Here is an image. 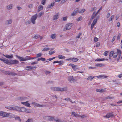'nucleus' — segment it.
<instances>
[{"mask_svg":"<svg viewBox=\"0 0 122 122\" xmlns=\"http://www.w3.org/2000/svg\"><path fill=\"white\" fill-rule=\"evenodd\" d=\"M117 52H114L113 56L114 58H116L117 57L116 59L117 61H118L119 60L121 54V52L120 50L118 49L117 50Z\"/></svg>","mask_w":122,"mask_h":122,"instance_id":"nucleus-1","label":"nucleus"},{"mask_svg":"<svg viewBox=\"0 0 122 122\" xmlns=\"http://www.w3.org/2000/svg\"><path fill=\"white\" fill-rule=\"evenodd\" d=\"M51 89L52 90L54 91L61 92L65 91H66L67 90V88L66 87L60 88L59 87H52L51 88Z\"/></svg>","mask_w":122,"mask_h":122,"instance_id":"nucleus-2","label":"nucleus"},{"mask_svg":"<svg viewBox=\"0 0 122 122\" xmlns=\"http://www.w3.org/2000/svg\"><path fill=\"white\" fill-rule=\"evenodd\" d=\"M73 25L72 23H68L66 24L65 25V27L63 29L64 31L66 30H67L70 29L71 27Z\"/></svg>","mask_w":122,"mask_h":122,"instance_id":"nucleus-3","label":"nucleus"},{"mask_svg":"<svg viewBox=\"0 0 122 122\" xmlns=\"http://www.w3.org/2000/svg\"><path fill=\"white\" fill-rule=\"evenodd\" d=\"M46 118L47 120L49 121H55L56 122H59L60 120L59 119H54V117L50 116H46Z\"/></svg>","mask_w":122,"mask_h":122,"instance_id":"nucleus-4","label":"nucleus"},{"mask_svg":"<svg viewBox=\"0 0 122 122\" xmlns=\"http://www.w3.org/2000/svg\"><path fill=\"white\" fill-rule=\"evenodd\" d=\"M3 72L4 74H5L7 75H11L12 76H15L17 75L16 73L11 72H9L4 71H3Z\"/></svg>","mask_w":122,"mask_h":122,"instance_id":"nucleus-5","label":"nucleus"},{"mask_svg":"<svg viewBox=\"0 0 122 122\" xmlns=\"http://www.w3.org/2000/svg\"><path fill=\"white\" fill-rule=\"evenodd\" d=\"M68 66H71L72 68L74 71H76L77 69H79V68L77 65H75L74 64H70Z\"/></svg>","mask_w":122,"mask_h":122,"instance_id":"nucleus-6","label":"nucleus"},{"mask_svg":"<svg viewBox=\"0 0 122 122\" xmlns=\"http://www.w3.org/2000/svg\"><path fill=\"white\" fill-rule=\"evenodd\" d=\"M5 108L10 110H16L18 108V107L15 106H12V107H5Z\"/></svg>","mask_w":122,"mask_h":122,"instance_id":"nucleus-7","label":"nucleus"},{"mask_svg":"<svg viewBox=\"0 0 122 122\" xmlns=\"http://www.w3.org/2000/svg\"><path fill=\"white\" fill-rule=\"evenodd\" d=\"M37 17V14L33 16L31 19V20L32 23L33 24H35V20L36 19Z\"/></svg>","mask_w":122,"mask_h":122,"instance_id":"nucleus-8","label":"nucleus"},{"mask_svg":"<svg viewBox=\"0 0 122 122\" xmlns=\"http://www.w3.org/2000/svg\"><path fill=\"white\" fill-rule=\"evenodd\" d=\"M99 17L96 18L94 19L93 20V23L91 24V29L92 30L94 28V26L97 22V21L98 20Z\"/></svg>","mask_w":122,"mask_h":122,"instance_id":"nucleus-9","label":"nucleus"},{"mask_svg":"<svg viewBox=\"0 0 122 122\" xmlns=\"http://www.w3.org/2000/svg\"><path fill=\"white\" fill-rule=\"evenodd\" d=\"M9 114L2 111L0 112V116H2L3 117H7L9 116Z\"/></svg>","mask_w":122,"mask_h":122,"instance_id":"nucleus-10","label":"nucleus"},{"mask_svg":"<svg viewBox=\"0 0 122 122\" xmlns=\"http://www.w3.org/2000/svg\"><path fill=\"white\" fill-rule=\"evenodd\" d=\"M114 116V115L112 113H110L107 114L105 116H104V118H109L110 117H112Z\"/></svg>","mask_w":122,"mask_h":122,"instance_id":"nucleus-11","label":"nucleus"},{"mask_svg":"<svg viewBox=\"0 0 122 122\" xmlns=\"http://www.w3.org/2000/svg\"><path fill=\"white\" fill-rule=\"evenodd\" d=\"M19 62L16 60H10V65L18 64Z\"/></svg>","mask_w":122,"mask_h":122,"instance_id":"nucleus-12","label":"nucleus"},{"mask_svg":"<svg viewBox=\"0 0 122 122\" xmlns=\"http://www.w3.org/2000/svg\"><path fill=\"white\" fill-rule=\"evenodd\" d=\"M16 56L19 59L20 61H24L27 60L28 59H27V56L25 57L24 58H23L22 57L18 56L17 55H16Z\"/></svg>","mask_w":122,"mask_h":122,"instance_id":"nucleus-13","label":"nucleus"},{"mask_svg":"<svg viewBox=\"0 0 122 122\" xmlns=\"http://www.w3.org/2000/svg\"><path fill=\"white\" fill-rule=\"evenodd\" d=\"M18 108L16 110H18L19 111L22 112H25L26 111V108L23 107H18Z\"/></svg>","mask_w":122,"mask_h":122,"instance_id":"nucleus-14","label":"nucleus"},{"mask_svg":"<svg viewBox=\"0 0 122 122\" xmlns=\"http://www.w3.org/2000/svg\"><path fill=\"white\" fill-rule=\"evenodd\" d=\"M28 102L27 101L25 102H21V103L24 105L26 106L27 107H30V104L28 103Z\"/></svg>","mask_w":122,"mask_h":122,"instance_id":"nucleus-15","label":"nucleus"},{"mask_svg":"<svg viewBox=\"0 0 122 122\" xmlns=\"http://www.w3.org/2000/svg\"><path fill=\"white\" fill-rule=\"evenodd\" d=\"M55 63H59V64L60 65H63L64 62L62 61H56L53 62V64Z\"/></svg>","mask_w":122,"mask_h":122,"instance_id":"nucleus-16","label":"nucleus"},{"mask_svg":"<svg viewBox=\"0 0 122 122\" xmlns=\"http://www.w3.org/2000/svg\"><path fill=\"white\" fill-rule=\"evenodd\" d=\"M78 60V59L75 58H70L66 60L67 61L71 60V61L74 62H76Z\"/></svg>","mask_w":122,"mask_h":122,"instance_id":"nucleus-17","label":"nucleus"},{"mask_svg":"<svg viewBox=\"0 0 122 122\" xmlns=\"http://www.w3.org/2000/svg\"><path fill=\"white\" fill-rule=\"evenodd\" d=\"M108 76H105L104 75H101L99 76H97V78H104L107 77Z\"/></svg>","mask_w":122,"mask_h":122,"instance_id":"nucleus-18","label":"nucleus"},{"mask_svg":"<svg viewBox=\"0 0 122 122\" xmlns=\"http://www.w3.org/2000/svg\"><path fill=\"white\" fill-rule=\"evenodd\" d=\"M3 61L7 64L10 65V60H9L6 59H4Z\"/></svg>","mask_w":122,"mask_h":122,"instance_id":"nucleus-19","label":"nucleus"},{"mask_svg":"<svg viewBox=\"0 0 122 122\" xmlns=\"http://www.w3.org/2000/svg\"><path fill=\"white\" fill-rule=\"evenodd\" d=\"M3 55L5 56V57L9 59L12 58H13V55H11V56H10L8 55H4L3 54Z\"/></svg>","mask_w":122,"mask_h":122,"instance_id":"nucleus-20","label":"nucleus"},{"mask_svg":"<svg viewBox=\"0 0 122 122\" xmlns=\"http://www.w3.org/2000/svg\"><path fill=\"white\" fill-rule=\"evenodd\" d=\"M59 13H57L53 17V20H55L57 19L59 16Z\"/></svg>","mask_w":122,"mask_h":122,"instance_id":"nucleus-21","label":"nucleus"},{"mask_svg":"<svg viewBox=\"0 0 122 122\" xmlns=\"http://www.w3.org/2000/svg\"><path fill=\"white\" fill-rule=\"evenodd\" d=\"M79 12V10L78 9H76V11H73L71 14V15L72 16H74L76 15V14Z\"/></svg>","mask_w":122,"mask_h":122,"instance_id":"nucleus-22","label":"nucleus"},{"mask_svg":"<svg viewBox=\"0 0 122 122\" xmlns=\"http://www.w3.org/2000/svg\"><path fill=\"white\" fill-rule=\"evenodd\" d=\"M68 80L70 82L72 83L73 81V77L72 76L69 77L68 78Z\"/></svg>","mask_w":122,"mask_h":122,"instance_id":"nucleus-23","label":"nucleus"},{"mask_svg":"<svg viewBox=\"0 0 122 122\" xmlns=\"http://www.w3.org/2000/svg\"><path fill=\"white\" fill-rule=\"evenodd\" d=\"M96 91L97 92H105V90L103 89H97L96 90Z\"/></svg>","mask_w":122,"mask_h":122,"instance_id":"nucleus-24","label":"nucleus"},{"mask_svg":"<svg viewBox=\"0 0 122 122\" xmlns=\"http://www.w3.org/2000/svg\"><path fill=\"white\" fill-rule=\"evenodd\" d=\"M58 57L59 59H65V56L61 55H58Z\"/></svg>","mask_w":122,"mask_h":122,"instance_id":"nucleus-25","label":"nucleus"},{"mask_svg":"<svg viewBox=\"0 0 122 122\" xmlns=\"http://www.w3.org/2000/svg\"><path fill=\"white\" fill-rule=\"evenodd\" d=\"M95 76H90L87 79V80H92L95 77Z\"/></svg>","mask_w":122,"mask_h":122,"instance_id":"nucleus-26","label":"nucleus"},{"mask_svg":"<svg viewBox=\"0 0 122 122\" xmlns=\"http://www.w3.org/2000/svg\"><path fill=\"white\" fill-rule=\"evenodd\" d=\"M72 114L76 117H79V115L75 113L74 112H72Z\"/></svg>","mask_w":122,"mask_h":122,"instance_id":"nucleus-27","label":"nucleus"},{"mask_svg":"<svg viewBox=\"0 0 122 122\" xmlns=\"http://www.w3.org/2000/svg\"><path fill=\"white\" fill-rule=\"evenodd\" d=\"M15 120H18L19 121V122H21V120L20 119V117H15Z\"/></svg>","mask_w":122,"mask_h":122,"instance_id":"nucleus-28","label":"nucleus"},{"mask_svg":"<svg viewBox=\"0 0 122 122\" xmlns=\"http://www.w3.org/2000/svg\"><path fill=\"white\" fill-rule=\"evenodd\" d=\"M51 38L53 39H55L56 38V34H53L51 35Z\"/></svg>","mask_w":122,"mask_h":122,"instance_id":"nucleus-29","label":"nucleus"},{"mask_svg":"<svg viewBox=\"0 0 122 122\" xmlns=\"http://www.w3.org/2000/svg\"><path fill=\"white\" fill-rule=\"evenodd\" d=\"M105 59L104 58H102L101 59H97L95 60L96 61H104Z\"/></svg>","mask_w":122,"mask_h":122,"instance_id":"nucleus-30","label":"nucleus"},{"mask_svg":"<svg viewBox=\"0 0 122 122\" xmlns=\"http://www.w3.org/2000/svg\"><path fill=\"white\" fill-rule=\"evenodd\" d=\"M97 15H96V14L95 15V12H94L93 13L92 17H91L90 20V21L92 19H93L94 17H95V16Z\"/></svg>","mask_w":122,"mask_h":122,"instance_id":"nucleus-31","label":"nucleus"},{"mask_svg":"<svg viewBox=\"0 0 122 122\" xmlns=\"http://www.w3.org/2000/svg\"><path fill=\"white\" fill-rule=\"evenodd\" d=\"M43 6L42 5H41L38 8V11H39L42 10L43 9Z\"/></svg>","mask_w":122,"mask_h":122,"instance_id":"nucleus-32","label":"nucleus"},{"mask_svg":"<svg viewBox=\"0 0 122 122\" xmlns=\"http://www.w3.org/2000/svg\"><path fill=\"white\" fill-rule=\"evenodd\" d=\"M85 11V9H81L79 12L80 13H83Z\"/></svg>","mask_w":122,"mask_h":122,"instance_id":"nucleus-33","label":"nucleus"},{"mask_svg":"<svg viewBox=\"0 0 122 122\" xmlns=\"http://www.w3.org/2000/svg\"><path fill=\"white\" fill-rule=\"evenodd\" d=\"M65 100L67 101H69L70 102L72 103H75V102H72V101L69 98H66L65 99Z\"/></svg>","mask_w":122,"mask_h":122,"instance_id":"nucleus-34","label":"nucleus"},{"mask_svg":"<svg viewBox=\"0 0 122 122\" xmlns=\"http://www.w3.org/2000/svg\"><path fill=\"white\" fill-rule=\"evenodd\" d=\"M40 60H41L42 61H45V59L44 58L41 57L40 58H38L37 59L38 61Z\"/></svg>","mask_w":122,"mask_h":122,"instance_id":"nucleus-35","label":"nucleus"},{"mask_svg":"<svg viewBox=\"0 0 122 122\" xmlns=\"http://www.w3.org/2000/svg\"><path fill=\"white\" fill-rule=\"evenodd\" d=\"M103 66L102 64H97L95 65V66L97 67H101Z\"/></svg>","mask_w":122,"mask_h":122,"instance_id":"nucleus-36","label":"nucleus"},{"mask_svg":"<svg viewBox=\"0 0 122 122\" xmlns=\"http://www.w3.org/2000/svg\"><path fill=\"white\" fill-rule=\"evenodd\" d=\"M12 6V5H10L7 6V8L8 9H11Z\"/></svg>","mask_w":122,"mask_h":122,"instance_id":"nucleus-37","label":"nucleus"},{"mask_svg":"<svg viewBox=\"0 0 122 122\" xmlns=\"http://www.w3.org/2000/svg\"><path fill=\"white\" fill-rule=\"evenodd\" d=\"M54 5V3H51L50 5H49L48 6V8H50L51 7H52Z\"/></svg>","mask_w":122,"mask_h":122,"instance_id":"nucleus-38","label":"nucleus"},{"mask_svg":"<svg viewBox=\"0 0 122 122\" xmlns=\"http://www.w3.org/2000/svg\"><path fill=\"white\" fill-rule=\"evenodd\" d=\"M26 97H19L18 98V100H22L24 99H25L26 98Z\"/></svg>","mask_w":122,"mask_h":122,"instance_id":"nucleus-39","label":"nucleus"},{"mask_svg":"<svg viewBox=\"0 0 122 122\" xmlns=\"http://www.w3.org/2000/svg\"><path fill=\"white\" fill-rule=\"evenodd\" d=\"M114 18V16L113 15H112L110 17L109 19V21H112L113 19Z\"/></svg>","mask_w":122,"mask_h":122,"instance_id":"nucleus-40","label":"nucleus"},{"mask_svg":"<svg viewBox=\"0 0 122 122\" xmlns=\"http://www.w3.org/2000/svg\"><path fill=\"white\" fill-rule=\"evenodd\" d=\"M114 52L113 51H111L109 54V56L110 57L112 56H113V55L114 54Z\"/></svg>","mask_w":122,"mask_h":122,"instance_id":"nucleus-41","label":"nucleus"},{"mask_svg":"<svg viewBox=\"0 0 122 122\" xmlns=\"http://www.w3.org/2000/svg\"><path fill=\"white\" fill-rule=\"evenodd\" d=\"M27 59H28L27 60H30L31 59H33L36 58V57L31 58L29 56H27Z\"/></svg>","mask_w":122,"mask_h":122,"instance_id":"nucleus-42","label":"nucleus"},{"mask_svg":"<svg viewBox=\"0 0 122 122\" xmlns=\"http://www.w3.org/2000/svg\"><path fill=\"white\" fill-rule=\"evenodd\" d=\"M42 54L41 53H39L37 54L36 55V58L40 57L41 56Z\"/></svg>","mask_w":122,"mask_h":122,"instance_id":"nucleus-43","label":"nucleus"},{"mask_svg":"<svg viewBox=\"0 0 122 122\" xmlns=\"http://www.w3.org/2000/svg\"><path fill=\"white\" fill-rule=\"evenodd\" d=\"M40 37V35H35L34 37L35 39H37Z\"/></svg>","mask_w":122,"mask_h":122,"instance_id":"nucleus-44","label":"nucleus"},{"mask_svg":"<svg viewBox=\"0 0 122 122\" xmlns=\"http://www.w3.org/2000/svg\"><path fill=\"white\" fill-rule=\"evenodd\" d=\"M82 19V16H81L78 18L77 19V20L78 21H81Z\"/></svg>","mask_w":122,"mask_h":122,"instance_id":"nucleus-45","label":"nucleus"},{"mask_svg":"<svg viewBox=\"0 0 122 122\" xmlns=\"http://www.w3.org/2000/svg\"><path fill=\"white\" fill-rule=\"evenodd\" d=\"M55 57H53L52 58H51L48 59L47 60V62H48L55 58Z\"/></svg>","mask_w":122,"mask_h":122,"instance_id":"nucleus-46","label":"nucleus"},{"mask_svg":"<svg viewBox=\"0 0 122 122\" xmlns=\"http://www.w3.org/2000/svg\"><path fill=\"white\" fill-rule=\"evenodd\" d=\"M49 50V48H44L42 50V51H46L47 50Z\"/></svg>","mask_w":122,"mask_h":122,"instance_id":"nucleus-47","label":"nucleus"},{"mask_svg":"<svg viewBox=\"0 0 122 122\" xmlns=\"http://www.w3.org/2000/svg\"><path fill=\"white\" fill-rule=\"evenodd\" d=\"M31 112V111L29 109H26V111L25 112L27 113H30Z\"/></svg>","mask_w":122,"mask_h":122,"instance_id":"nucleus-48","label":"nucleus"},{"mask_svg":"<svg viewBox=\"0 0 122 122\" xmlns=\"http://www.w3.org/2000/svg\"><path fill=\"white\" fill-rule=\"evenodd\" d=\"M98 40V39L97 37H95L94 38V41L95 42H96Z\"/></svg>","mask_w":122,"mask_h":122,"instance_id":"nucleus-49","label":"nucleus"},{"mask_svg":"<svg viewBox=\"0 0 122 122\" xmlns=\"http://www.w3.org/2000/svg\"><path fill=\"white\" fill-rule=\"evenodd\" d=\"M108 52V51H106L104 52V55L105 56H106L107 55Z\"/></svg>","mask_w":122,"mask_h":122,"instance_id":"nucleus-50","label":"nucleus"},{"mask_svg":"<svg viewBox=\"0 0 122 122\" xmlns=\"http://www.w3.org/2000/svg\"><path fill=\"white\" fill-rule=\"evenodd\" d=\"M35 105L36 106H37V107H43V106L42 105H40V104H37V103H36L35 104Z\"/></svg>","mask_w":122,"mask_h":122,"instance_id":"nucleus-51","label":"nucleus"},{"mask_svg":"<svg viewBox=\"0 0 122 122\" xmlns=\"http://www.w3.org/2000/svg\"><path fill=\"white\" fill-rule=\"evenodd\" d=\"M55 52L54 51H49V54L50 55H51L55 53Z\"/></svg>","mask_w":122,"mask_h":122,"instance_id":"nucleus-52","label":"nucleus"},{"mask_svg":"<svg viewBox=\"0 0 122 122\" xmlns=\"http://www.w3.org/2000/svg\"><path fill=\"white\" fill-rule=\"evenodd\" d=\"M46 0H43L41 2V4L43 5H45L46 3Z\"/></svg>","mask_w":122,"mask_h":122,"instance_id":"nucleus-53","label":"nucleus"},{"mask_svg":"<svg viewBox=\"0 0 122 122\" xmlns=\"http://www.w3.org/2000/svg\"><path fill=\"white\" fill-rule=\"evenodd\" d=\"M114 98V97H110V96H108L106 97L105 98L106 99H111L113 98Z\"/></svg>","mask_w":122,"mask_h":122,"instance_id":"nucleus-54","label":"nucleus"},{"mask_svg":"<svg viewBox=\"0 0 122 122\" xmlns=\"http://www.w3.org/2000/svg\"><path fill=\"white\" fill-rule=\"evenodd\" d=\"M121 36V34L120 33H119L117 37V40H119L120 38V37Z\"/></svg>","mask_w":122,"mask_h":122,"instance_id":"nucleus-55","label":"nucleus"},{"mask_svg":"<svg viewBox=\"0 0 122 122\" xmlns=\"http://www.w3.org/2000/svg\"><path fill=\"white\" fill-rule=\"evenodd\" d=\"M79 117H80L82 118H86V116L85 115H82V116H81V115H79Z\"/></svg>","mask_w":122,"mask_h":122,"instance_id":"nucleus-56","label":"nucleus"},{"mask_svg":"<svg viewBox=\"0 0 122 122\" xmlns=\"http://www.w3.org/2000/svg\"><path fill=\"white\" fill-rule=\"evenodd\" d=\"M7 21L8 22V23H7V24H11L12 22V21L11 20H10Z\"/></svg>","mask_w":122,"mask_h":122,"instance_id":"nucleus-57","label":"nucleus"},{"mask_svg":"<svg viewBox=\"0 0 122 122\" xmlns=\"http://www.w3.org/2000/svg\"><path fill=\"white\" fill-rule=\"evenodd\" d=\"M81 33H79L78 34V36L76 37L77 38H79L80 37V36H81Z\"/></svg>","mask_w":122,"mask_h":122,"instance_id":"nucleus-58","label":"nucleus"},{"mask_svg":"<svg viewBox=\"0 0 122 122\" xmlns=\"http://www.w3.org/2000/svg\"><path fill=\"white\" fill-rule=\"evenodd\" d=\"M100 44L99 42H97L96 43V46L97 47H99L100 46Z\"/></svg>","mask_w":122,"mask_h":122,"instance_id":"nucleus-59","label":"nucleus"},{"mask_svg":"<svg viewBox=\"0 0 122 122\" xmlns=\"http://www.w3.org/2000/svg\"><path fill=\"white\" fill-rule=\"evenodd\" d=\"M33 7V5L32 4H30L28 5V7L30 8H32Z\"/></svg>","mask_w":122,"mask_h":122,"instance_id":"nucleus-60","label":"nucleus"},{"mask_svg":"<svg viewBox=\"0 0 122 122\" xmlns=\"http://www.w3.org/2000/svg\"><path fill=\"white\" fill-rule=\"evenodd\" d=\"M26 68H28L29 69H30V70H31V69H32L33 68V67H31L30 66H27L26 67Z\"/></svg>","mask_w":122,"mask_h":122,"instance_id":"nucleus-61","label":"nucleus"},{"mask_svg":"<svg viewBox=\"0 0 122 122\" xmlns=\"http://www.w3.org/2000/svg\"><path fill=\"white\" fill-rule=\"evenodd\" d=\"M43 12H41L39 14V16L40 17L43 15Z\"/></svg>","mask_w":122,"mask_h":122,"instance_id":"nucleus-62","label":"nucleus"},{"mask_svg":"<svg viewBox=\"0 0 122 122\" xmlns=\"http://www.w3.org/2000/svg\"><path fill=\"white\" fill-rule=\"evenodd\" d=\"M45 73L46 74H48L50 73V72L48 71H45Z\"/></svg>","mask_w":122,"mask_h":122,"instance_id":"nucleus-63","label":"nucleus"},{"mask_svg":"<svg viewBox=\"0 0 122 122\" xmlns=\"http://www.w3.org/2000/svg\"><path fill=\"white\" fill-rule=\"evenodd\" d=\"M110 14L109 13H108L107 15V18H108L110 16Z\"/></svg>","mask_w":122,"mask_h":122,"instance_id":"nucleus-64","label":"nucleus"}]
</instances>
